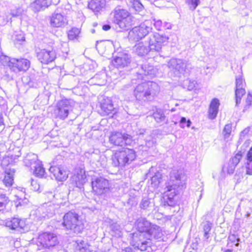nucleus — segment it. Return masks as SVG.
<instances>
[{
  "mask_svg": "<svg viewBox=\"0 0 252 252\" xmlns=\"http://www.w3.org/2000/svg\"><path fill=\"white\" fill-rule=\"evenodd\" d=\"M113 22L122 30L127 31L134 24V18L126 9L120 6L116 7L111 12Z\"/></svg>",
  "mask_w": 252,
  "mask_h": 252,
  "instance_id": "423d86ee",
  "label": "nucleus"
},
{
  "mask_svg": "<svg viewBox=\"0 0 252 252\" xmlns=\"http://www.w3.org/2000/svg\"><path fill=\"white\" fill-rule=\"evenodd\" d=\"M153 117L158 123H164L167 121L163 111L160 109H157L153 114Z\"/></svg>",
  "mask_w": 252,
  "mask_h": 252,
  "instance_id": "cd10ccee",
  "label": "nucleus"
},
{
  "mask_svg": "<svg viewBox=\"0 0 252 252\" xmlns=\"http://www.w3.org/2000/svg\"><path fill=\"white\" fill-rule=\"evenodd\" d=\"M252 107V92L248 93L245 101L243 111H247Z\"/></svg>",
  "mask_w": 252,
  "mask_h": 252,
  "instance_id": "79ce46f5",
  "label": "nucleus"
},
{
  "mask_svg": "<svg viewBox=\"0 0 252 252\" xmlns=\"http://www.w3.org/2000/svg\"><path fill=\"white\" fill-rule=\"evenodd\" d=\"M87 181V176L85 171H80L75 177V184L76 187L82 189L84 185Z\"/></svg>",
  "mask_w": 252,
  "mask_h": 252,
  "instance_id": "bb28decb",
  "label": "nucleus"
},
{
  "mask_svg": "<svg viewBox=\"0 0 252 252\" xmlns=\"http://www.w3.org/2000/svg\"><path fill=\"white\" fill-rule=\"evenodd\" d=\"M4 122H3V118L2 116V114L0 113V126H4ZM4 126L3 127V128Z\"/></svg>",
  "mask_w": 252,
  "mask_h": 252,
  "instance_id": "bf43d9fd",
  "label": "nucleus"
},
{
  "mask_svg": "<svg viewBox=\"0 0 252 252\" xmlns=\"http://www.w3.org/2000/svg\"><path fill=\"white\" fill-rule=\"evenodd\" d=\"M73 101L70 99H62L57 104L54 114L57 118L64 120L68 115L69 112L72 110Z\"/></svg>",
  "mask_w": 252,
  "mask_h": 252,
  "instance_id": "6e6552de",
  "label": "nucleus"
},
{
  "mask_svg": "<svg viewBox=\"0 0 252 252\" xmlns=\"http://www.w3.org/2000/svg\"><path fill=\"white\" fill-rule=\"evenodd\" d=\"M68 80L70 81L71 82H75V79L73 76L69 75L67 76Z\"/></svg>",
  "mask_w": 252,
  "mask_h": 252,
  "instance_id": "680f3d73",
  "label": "nucleus"
},
{
  "mask_svg": "<svg viewBox=\"0 0 252 252\" xmlns=\"http://www.w3.org/2000/svg\"><path fill=\"white\" fill-rule=\"evenodd\" d=\"M135 152L131 149L124 148L116 150L111 157L112 166L123 168L128 165L136 158Z\"/></svg>",
  "mask_w": 252,
  "mask_h": 252,
  "instance_id": "39448f33",
  "label": "nucleus"
},
{
  "mask_svg": "<svg viewBox=\"0 0 252 252\" xmlns=\"http://www.w3.org/2000/svg\"><path fill=\"white\" fill-rule=\"evenodd\" d=\"M246 174L252 175V161L247 160L246 164Z\"/></svg>",
  "mask_w": 252,
  "mask_h": 252,
  "instance_id": "3c124183",
  "label": "nucleus"
},
{
  "mask_svg": "<svg viewBox=\"0 0 252 252\" xmlns=\"http://www.w3.org/2000/svg\"><path fill=\"white\" fill-rule=\"evenodd\" d=\"M22 81L23 84L28 88L37 87V83L36 80L29 76H24L22 78Z\"/></svg>",
  "mask_w": 252,
  "mask_h": 252,
  "instance_id": "c756f323",
  "label": "nucleus"
},
{
  "mask_svg": "<svg viewBox=\"0 0 252 252\" xmlns=\"http://www.w3.org/2000/svg\"><path fill=\"white\" fill-rule=\"evenodd\" d=\"M48 6L47 0H35L32 4V7L35 11H39L44 9Z\"/></svg>",
  "mask_w": 252,
  "mask_h": 252,
  "instance_id": "7c9ffc66",
  "label": "nucleus"
},
{
  "mask_svg": "<svg viewBox=\"0 0 252 252\" xmlns=\"http://www.w3.org/2000/svg\"><path fill=\"white\" fill-rule=\"evenodd\" d=\"M37 57L38 60L44 64H48L55 60L56 53L53 49H41L37 53Z\"/></svg>",
  "mask_w": 252,
  "mask_h": 252,
  "instance_id": "f3484780",
  "label": "nucleus"
},
{
  "mask_svg": "<svg viewBox=\"0 0 252 252\" xmlns=\"http://www.w3.org/2000/svg\"><path fill=\"white\" fill-rule=\"evenodd\" d=\"M37 242L40 246L47 249L54 247L59 243L57 235L50 232L40 234L37 238Z\"/></svg>",
  "mask_w": 252,
  "mask_h": 252,
  "instance_id": "1a4fd4ad",
  "label": "nucleus"
},
{
  "mask_svg": "<svg viewBox=\"0 0 252 252\" xmlns=\"http://www.w3.org/2000/svg\"><path fill=\"white\" fill-rule=\"evenodd\" d=\"M122 252H135L133 250L129 248H126L123 250Z\"/></svg>",
  "mask_w": 252,
  "mask_h": 252,
  "instance_id": "052dcab7",
  "label": "nucleus"
},
{
  "mask_svg": "<svg viewBox=\"0 0 252 252\" xmlns=\"http://www.w3.org/2000/svg\"><path fill=\"white\" fill-rule=\"evenodd\" d=\"M229 240L233 243H234L236 241V243L235 244V246L238 247L239 245V242L240 241V239L238 237L237 235L235 234H231L228 237Z\"/></svg>",
  "mask_w": 252,
  "mask_h": 252,
  "instance_id": "de8ad7c7",
  "label": "nucleus"
},
{
  "mask_svg": "<svg viewBox=\"0 0 252 252\" xmlns=\"http://www.w3.org/2000/svg\"><path fill=\"white\" fill-rule=\"evenodd\" d=\"M151 185L154 188H158L163 181L162 174L159 172H156L155 175L151 177Z\"/></svg>",
  "mask_w": 252,
  "mask_h": 252,
  "instance_id": "2f4dec72",
  "label": "nucleus"
},
{
  "mask_svg": "<svg viewBox=\"0 0 252 252\" xmlns=\"http://www.w3.org/2000/svg\"><path fill=\"white\" fill-rule=\"evenodd\" d=\"M75 252H87V244L83 240H77L73 244Z\"/></svg>",
  "mask_w": 252,
  "mask_h": 252,
  "instance_id": "473e14b6",
  "label": "nucleus"
},
{
  "mask_svg": "<svg viewBox=\"0 0 252 252\" xmlns=\"http://www.w3.org/2000/svg\"><path fill=\"white\" fill-rule=\"evenodd\" d=\"M185 3L188 5L190 10L194 11L200 4V0H185Z\"/></svg>",
  "mask_w": 252,
  "mask_h": 252,
  "instance_id": "a19ab883",
  "label": "nucleus"
},
{
  "mask_svg": "<svg viewBox=\"0 0 252 252\" xmlns=\"http://www.w3.org/2000/svg\"><path fill=\"white\" fill-rule=\"evenodd\" d=\"M245 94L246 91L244 88L235 89V97L236 106H238L241 103L242 97Z\"/></svg>",
  "mask_w": 252,
  "mask_h": 252,
  "instance_id": "72a5a7b5",
  "label": "nucleus"
},
{
  "mask_svg": "<svg viewBox=\"0 0 252 252\" xmlns=\"http://www.w3.org/2000/svg\"><path fill=\"white\" fill-rule=\"evenodd\" d=\"M91 184L93 190L97 195L101 194L109 189L108 181L101 177L92 179Z\"/></svg>",
  "mask_w": 252,
  "mask_h": 252,
  "instance_id": "2eb2a0df",
  "label": "nucleus"
},
{
  "mask_svg": "<svg viewBox=\"0 0 252 252\" xmlns=\"http://www.w3.org/2000/svg\"><path fill=\"white\" fill-rule=\"evenodd\" d=\"M167 66L175 77H179L185 71L187 63L183 60L172 58L168 62Z\"/></svg>",
  "mask_w": 252,
  "mask_h": 252,
  "instance_id": "ddd939ff",
  "label": "nucleus"
},
{
  "mask_svg": "<svg viewBox=\"0 0 252 252\" xmlns=\"http://www.w3.org/2000/svg\"><path fill=\"white\" fill-rule=\"evenodd\" d=\"M134 52L139 56H144L149 52H151L149 46L145 44L143 42L136 44L133 48Z\"/></svg>",
  "mask_w": 252,
  "mask_h": 252,
  "instance_id": "393cba45",
  "label": "nucleus"
},
{
  "mask_svg": "<svg viewBox=\"0 0 252 252\" xmlns=\"http://www.w3.org/2000/svg\"><path fill=\"white\" fill-rule=\"evenodd\" d=\"M170 182L165 187L167 190L161 200V205L163 206H175L174 197L180 189L185 188L187 177L182 170H173L170 173Z\"/></svg>",
  "mask_w": 252,
  "mask_h": 252,
  "instance_id": "f03ea898",
  "label": "nucleus"
},
{
  "mask_svg": "<svg viewBox=\"0 0 252 252\" xmlns=\"http://www.w3.org/2000/svg\"><path fill=\"white\" fill-rule=\"evenodd\" d=\"M14 201L17 203L16 206H23L27 203L28 200L24 196V193L20 192L18 194L15 195Z\"/></svg>",
  "mask_w": 252,
  "mask_h": 252,
  "instance_id": "f704fd0d",
  "label": "nucleus"
},
{
  "mask_svg": "<svg viewBox=\"0 0 252 252\" xmlns=\"http://www.w3.org/2000/svg\"><path fill=\"white\" fill-rule=\"evenodd\" d=\"M159 91L160 88L158 84L148 81L138 84L133 90V95L139 102H148L154 99Z\"/></svg>",
  "mask_w": 252,
  "mask_h": 252,
  "instance_id": "7ed1b4c3",
  "label": "nucleus"
},
{
  "mask_svg": "<svg viewBox=\"0 0 252 252\" xmlns=\"http://www.w3.org/2000/svg\"><path fill=\"white\" fill-rule=\"evenodd\" d=\"M145 132V130H142V131L140 132L138 134L139 135H143L144 132Z\"/></svg>",
  "mask_w": 252,
  "mask_h": 252,
  "instance_id": "69168bd1",
  "label": "nucleus"
},
{
  "mask_svg": "<svg viewBox=\"0 0 252 252\" xmlns=\"http://www.w3.org/2000/svg\"><path fill=\"white\" fill-rule=\"evenodd\" d=\"M110 233L113 236L121 237L122 235V229L117 223H113L110 225Z\"/></svg>",
  "mask_w": 252,
  "mask_h": 252,
  "instance_id": "c85d7f7f",
  "label": "nucleus"
},
{
  "mask_svg": "<svg viewBox=\"0 0 252 252\" xmlns=\"http://www.w3.org/2000/svg\"><path fill=\"white\" fill-rule=\"evenodd\" d=\"M25 41V38L24 36H22L21 37H17L15 40V44H22V43Z\"/></svg>",
  "mask_w": 252,
  "mask_h": 252,
  "instance_id": "6e6d98bb",
  "label": "nucleus"
},
{
  "mask_svg": "<svg viewBox=\"0 0 252 252\" xmlns=\"http://www.w3.org/2000/svg\"><path fill=\"white\" fill-rule=\"evenodd\" d=\"M49 171L58 181H64L68 178V171L61 166H52L49 168Z\"/></svg>",
  "mask_w": 252,
  "mask_h": 252,
  "instance_id": "a211bd4d",
  "label": "nucleus"
},
{
  "mask_svg": "<svg viewBox=\"0 0 252 252\" xmlns=\"http://www.w3.org/2000/svg\"><path fill=\"white\" fill-rule=\"evenodd\" d=\"M224 252H233L232 250L227 249L224 251Z\"/></svg>",
  "mask_w": 252,
  "mask_h": 252,
  "instance_id": "338daca9",
  "label": "nucleus"
},
{
  "mask_svg": "<svg viewBox=\"0 0 252 252\" xmlns=\"http://www.w3.org/2000/svg\"><path fill=\"white\" fill-rule=\"evenodd\" d=\"M152 28L147 25L146 23L141 24L138 27H135L129 32L130 39L138 41L144 38L148 34H151Z\"/></svg>",
  "mask_w": 252,
  "mask_h": 252,
  "instance_id": "f8f14e48",
  "label": "nucleus"
},
{
  "mask_svg": "<svg viewBox=\"0 0 252 252\" xmlns=\"http://www.w3.org/2000/svg\"><path fill=\"white\" fill-rule=\"evenodd\" d=\"M14 169H6L5 171V176L3 180V183L6 187H11L13 183V176L15 173Z\"/></svg>",
  "mask_w": 252,
  "mask_h": 252,
  "instance_id": "a878e982",
  "label": "nucleus"
},
{
  "mask_svg": "<svg viewBox=\"0 0 252 252\" xmlns=\"http://www.w3.org/2000/svg\"><path fill=\"white\" fill-rule=\"evenodd\" d=\"M131 62L130 55L125 52H119L117 55L113 56L112 63L115 66L119 69L128 67Z\"/></svg>",
  "mask_w": 252,
  "mask_h": 252,
  "instance_id": "dca6fc26",
  "label": "nucleus"
},
{
  "mask_svg": "<svg viewBox=\"0 0 252 252\" xmlns=\"http://www.w3.org/2000/svg\"><path fill=\"white\" fill-rule=\"evenodd\" d=\"M250 127L248 126L246 128H245L242 131H241L240 135V139L238 142V144H240L243 141L244 136L248 134V133L250 131Z\"/></svg>",
  "mask_w": 252,
  "mask_h": 252,
  "instance_id": "09e8293b",
  "label": "nucleus"
},
{
  "mask_svg": "<svg viewBox=\"0 0 252 252\" xmlns=\"http://www.w3.org/2000/svg\"><path fill=\"white\" fill-rule=\"evenodd\" d=\"M236 165H233L232 163H230V162L228 163V165L227 167V172L228 174H232L233 173Z\"/></svg>",
  "mask_w": 252,
  "mask_h": 252,
  "instance_id": "864d4df0",
  "label": "nucleus"
},
{
  "mask_svg": "<svg viewBox=\"0 0 252 252\" xmlns=\"http://www.w3.org/2000/svg\"><path fill=\"white\" fill-rule=\"evenodd\" d=\"M191 124L189 120H187L185 117H182L180 121V126L182 128H184L186 126L189 127Z\"/></svg>",
  "mask_w": 252,
  "mask_h": 252,
  "instance_id": "49530a36",
  "label": "nucleus"
},
{
  "mask_svg": "<svg viewBox=\"0 0 252 252\" xmlns=\"http://www.w3.org/2000/svg\"><path fill=\"white\" fill-rule=\"evenodd\" d=\"M5 225L11 230H16L21 233L29 230V227L26 223V220L18 218L7 219L5 220Z\"/></svg>",
  "mask_w": 252,
  "mask_h": 252,
  "instance_id": "4468645a",
  "label": "nucleus"
},
{
  "mask_svg": "<svg viewBox=\"0 0 252 252\" xmlns=\"http://www.w3.org/2000/svg\"><path fill=\"white\" fill-rule=\"evenodd\" d=\"M135 227L137 231L130 234V245L141 251H152L153 239H158L163 235L160 227L140 218L136 221Z\"/></svg>",
  "mask_w": 252,
  "mask_h": 252,
  "instance_id": "f257e3e1",
  "label": "nucleus"
},
{
  "mask_svg": "<svg viewBox=\"0 0 252 252\" xmlns=\"http://www.w3.org/2000/svg\"><path fill=\"white\" fill-rule=\"evenodd\" d=\"M35 168H33L31 170L33 171V173L37 176L40 178L44 177L45 169L43 167L41 162H40L39 165L36 166Z\"/></svg>",
  "mask_w": 252,
  "mask_h": 252,
  "instance_id": "4c0bfd02",
  "label": "nucleus"
},
{
  "mask_svg": "<svg viewBox=\"0 0 252 252\" xmlns=\"http://www.w3.org/2000/svg\"><path fill=\"white\" fill-rule=\"evenodd\" d=\"M242 158V154L241 151H239L238 153H237L235 156L232 157L230 160V162L236 166L240 162L241 159Z\"/></svg>",
  "mask_w": 252,
  "mask_h": 252,
  "instance_id": "c03bdc74",
  "label": "nucleus"
},
{
  "mask_svg": "<svg viewBox=\"0 0 252 252\" xmlns=\"http://www.w3.org/2000/svg\"><path fill=\"white\" fill-rule=\"evenodd\" d=\"M219 106V100L216 98H213L211 102L208 111L210 119L213 120L216 118L218 113Z\"/></svg>",
  "mask_w": 252,
  "mask_h": 252,
  "instance_id": "b1692460",
  "label": "nucleus"
},
{
  "mask_svg": "<svg viewBox=\"0 0 252 252\" xmlns=\"http://www.w3.org/2000/svg\"><path fill=\"white\" fill-rule=\"evenodd\" d=\"M40 162L41 161L38 159L37 156L32 153L27 155L24 159L25 165L30 167L31 170L39 165Z\"/></svg>",
  "mask_w": 252,
  "mask_h": 252,
  "instance_id": "5701e85b",
  "label": "nucleus"
},
{
  "mask_svg": "<svg viewBox=\"0 0 252 252\" xmlns=\"http://www.w3.org/2000/svg\"><path fill=\"white\" fill-rule=\"evenodd\" d=\"M7 61V65L12 71L17 72L19 71H26L30 67L31 63L29 60L24 58H12L6 57Z\"/></svg>",
  "mask_w": 252,
  "mask_h": 252,
  "instance_id": "9d476101",
  "label": "nucleus"
},
{
  "mask_svg": "<svg viewBox=\"0 0 252 252\" xmlns=\"http://www.w3.org/2000/svg\"><path fill=\"white\" fill-rule=\"evenodd\" d=\"M110 144L116 146H131L134 142L131 135L121 131H113L109 137Z\"/></svg>",
  "mask_w": 252,
  "mask_h": 252,
  "instance_id": "0eeeda50",
  "label": "nucleus"
},
{
  "mask_svg": "<svg viewBox=\"0 0 252 252\" xmlns=\"http://www.w3.org/2000/svg\"><path fill=\"white\" fill-rule=\"evenodd\" d=\"M111 29V26L109 24H105L102 26V29L104 31H107Z\"/></svg>",
  "mask_w": 252,
  "mask_h": 252,
  "instance_id": "13d9d810",
  "label": "nucleus"
},
{
  "mask_svg": "<svg viewBox=\"0 0 252 252\" xmlns=\"http://www.w3.org/2000/svg\"><path fill=\"white\" fill-rule=\"evenodd\" d=\"M59 1H60V0H52V2L54 4H57V3H58L59 2Z\"/></svg>",
  "mask_w": 252,
  "mask_h": 252,
  "instance_id": "0e129e2a",
  "label": "nucleus"
},
{
  "mask_svg": "<svg viewBox=\"0 0 252 252\" xmlns=\"http://www.w3.org/2000/svg\"><path fill=\"white\" fill-rule=\"evenodd\" d=\"M153 21H154V25L155 28L158 30H161V28L163 26L162 21L159 19L156 20V19H154Z\"/></svg>",
  "mask_w": 252,
  "mask_h": 252,
  "instance_id": "603ef678",
  "label": "nucleus"
},
{
  "mask_svg": "<svg viewBox=\"0 0 252 252\" xmlns=\"http://www.w3.org/2000/svg\"><path fill=\"white\" fill-rule=\"evenodd\" d=\"M232 130V126L231 124H227L225 126L224 129L223 130V134L224 137V139L228 138Z\"/></svg>",
  "mask_w": 252,
  "mask_h": 252,
  "instance_id": "a18cd8bd",
  "label": "nucleus"
},
{
  "mask_svg": "<svg viewBox=\"0 0 252 252\" xmlns=\"http://www.w3.org/2000/svg\"><path fill=\"white\" fill-rule=\"evenodd\" d=\"M140 69L137 72L140 76L139 78L144 79V77L149 76L147 79L151 78L155 76L156 71L154 66L149 65V63H145L140 65Z\"/></svg>",
  "mask_w": 252,
  "mask_h": 252,
  "instance_id": "412c9836",
  "label": "nucleus"
},
{
  "mask_svg": "<svg viewBox=\"0 0 252 252\" xmlns=\"http://www.w3.org/2000/svg\"><path fill=\"white\" fill-rule=\"evenodd\" d=\"M106 5L105 0H91L88 3V7L94 13L103 10Z\"/></svg>",
  "mask_w": 252,
  "mask_h": 252,
  "instance_id": "4be33fe9",
  "label": "nucleus"
},
{
  "mask_svg": "<svg viewBox=\"0 0 252 252\" xmlns=\"http://www.w3.org/2000/svg\"><path fill=\"white\" fill-rule=\"evenodd\" d=\"M235 85V89L243 88V79L240 76L236 77Z\"/></svg>",
  "mask_w": 252,
  "mask_h": 252,
  "instance_id": "8fccbe9b",
  "label": "nucleus"
},
{
  "mask_svg": "<svg viewBox=\"0 0 252 252\" xmlns=\"http://www.w3.org/2000/svg\"><path fill=\"white\" fill-rule=\"evenodd\" d=\"M130 87V85L129 84H126L124 86H123V88H122L123 90H126V89H128Z\"/></svg>",
  "mask_w": 252,
  "mask_h": 252,
  "instance_id": "e2e57ef3",
  "label": "nucleus"
},
{
  "mask_svg": "<svg viewBox=\"0 0 252 252\" xmlns=\"http://www.w3.org/2000/svg\"><path fill=\"white\" fill-rule=\"evenodd\" d=\"M129 6L137 12H141L144 9V6L139 0L130 1Z\"/></svg>",
  "mask_w": 252,
  "mask_h": 252,
  "instance_id": "e433bc0d",
  "label": "nucleus"
},
{
  "mask_svg": "<svg viewBox=\"0 0 252 252\" xmlns=\"http://www.w3.org/2000/svg\"><path fill=\"white\" fill-rule=\"evenodd\" d=\"M212 225L213 224L209 221H206L202 223L204 237L206 239H208L209 237V233L212 227Z\"/></svg>",
  "mask_w": 252,
  "mask_h": 252,
  "instance_id": "58836bf2",
  "label": "nucleus"
},
{
  "mask_svg": "<svg viewBox=\"0 0 252 252\" xmlns=\"http://www.w3.org/2000/svg\"><path fill=\"white\" fill-rule=\"evenodd\" d=\"M151 202L148 197H144L140 203V207L143 210H147L151 207Z\"/></svg>",
  "mask_w": 252,
  "mask_h": 252,
  "instance_id": "37998d69",
  "label": "nucleus"
},
{
  "mask_svg": "<svg viewBox=\"0 0 252 252\" xmlns=\"http://www.w3.org/2000/svg\"><path fill=\"white\" fill-rule=\"evenodd\" d=\"M80 30L77 28H73L70 30L67 33L68 38L69 40L77 39L79 37Z\"/></svg>",
  "mask_w": 252,
  "mask_h": 252,
  "instance_id": "c9c22d12",
  "label": "nucleus"
},
{
  "mask_svg": "<svg viewBox=\"0 0 252 252\" xmlns=\"http://www.w3.org/2000/svg\"><path fill=\"white\" fill-rule=\"evenodd\" d=\"M100 113L103 116L111 115V117L116 113L112 100L108 98L101 101L100 103Z\"/></svg>",
  "mask_w": 252,
  "mask_h": 252,
  "instance_id": "6ab92c4d",
  "label": "nucleus"
},
{
  "mask_svg": "<svg viewBox=\"0 0 252 252\" xmlns=\"http://www.w3.org/2000/svg\"><path fill=\"white\" fill-rule=\"evenodd\" d=\"M22 13V10L20 8H18L16 10H12L11 14L13 17H18L21 15Z\"/></svg>",
  "mask_w": 252,
  "mask_h": 252,
  "instance_id": "5fc2aeb1",
  "label": "nucleus"
},
{
  "mask_svg": "<svg viewBox=\"0 0 252 252\" xmlns=\"http://www.w3.org/2000/svg\"><path fill=\"white\" fill-rule=\"evenodd\" d=\"M246 159L248 161H252V147L250 148L247 154Z\"/></svg>",
  "mask_w": 252,
  "mask_h": 252,
  "instance_id": "4d7b16f0",
  "label": "nucleus"
},
{
  "mask_svg": "<svg viewBox=\"0 0 252 252\" xmlns=\"http://www.w3.org/2000/svg\"><path fill=\"white\" fill-rule=\"evenodd\" d=\"M79 218L78 214L75 212L70 211L64 215L62 225L70 233H81L84 229V225Z\"/></svg>",
  "mask_w": 252,
  "mask_h": 252,
  "instance_id": "20e7f679",
  "label": "nucleus"
},
{
  "mask_svg": "<svg viewBox=\"0 0 252 252\" xmlns=\"http://www.w3.org/2000/svg\"><path fill=\"white\" fill-rule=\"evenodd\" d=\"M98 77H99V75H95L94 76V79H97V78H98Z\"/></svg>",
  "mask_w": 252,
  "mask_h": 252,
  "instance_id": "774afa93",
  "label": "nucleus"
},
{
  "mask_svg": "<svg viewBox=\"0 0 252 252\" xmlns=\"http://www.w3.org/2000/svg\"><path fill=\"white\" fill-rule=\"evenodd\" d=\"M9 201L8 197L3 193H0V211L3 210Z\"/></svg>",
  "mask_w": 252,
  "mask_h": 252,
  "instance_id": "ea45409f",
  "label": "nucleus"
},
{
  "mask_svg": "<svg viewBox=\"0 0 252 252\" xmlns=\"http://www.w3.org/2000/svg\"><path fill=\"white\" fill-rule=\"evenodd\" d=\"M168 37L165 35L158 33H151L149 36V46L151 52H159L164 45L167 42Z\"/></svg>",
  "mask_w": 252,
  "mask_h": 252,
  "instance_id": "9b49d317",
  "label": "nucleus"
},
{
  "mask_svg": "<svg viewBox=\"0 0 252 252\" xmlns=\"http://www.w3.org/2000/svg\"><path fill=\"white\" fill-rule=\"evenodd\" d=\"M66 18L62 14L55 12L50 17V24L53 27H62L66 25Z\"/></svg>",
  "mask_w": 252,
  "mask_h": 252,
  "instance_id": "aec40b11",
  "label": "nucleus"
}]
</instances>
